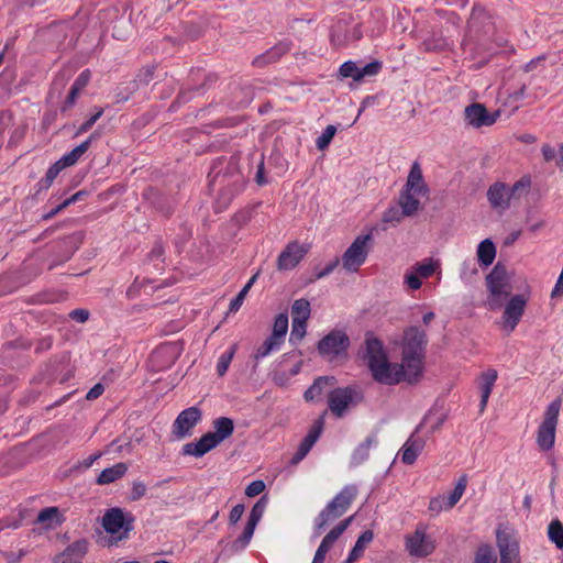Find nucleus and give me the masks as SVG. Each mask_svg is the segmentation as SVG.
<instances>
[{
    "mask_svg": "<svg viewBox=\"0 0 563 563\" xmlns=\"http://www.w3.org/2000/svg\"><path fill=\"white\" fill-rule=\"evenodd\" d=\"M358 356L363 360H367L373 379L379 384L396 385L400 382H407L408 384L418 383L417 379L411 378V374L402 363L391 364L388 361L383 342L374 336L372 332L365 334V341L358 351Z\"/></svg>",
    "mask_w": 563,
    "mask_h": 563,
    "instance_id": "1",
    "label": "nucleus"
},
{
    "mask_svg": "<svg viewBox=\"0 0 563 563\" xmlns=\"http://www.w3.org/2000/svg\"><path fill=\"white\" fill-rule=\"evenodd\" d=\"M239 163V154H233L229 159L218 157L212 162L208 178L209 186L216 184L220 186L216 201L217 211L227 209L232 200L245 188L247 178L241 172Z\"/></svg>",
    "mask_w": 563,
    "mask_h": 563,
    "instance_id": "2",
    "label": "nucleus"
},
{
    "mask_svg": "<svg viewBox=\"0 0 563 563\" xmlns=\"http://www.w3.org/2000/svg\"><path fill=\"white\" fill-rule=\"evenodd\" d=\"M428 345L427 332L418 325L405 329L402 336L401 360L405 367L411 374L412 379L420 380L423 374V361Z\"/></svg>",
    "mask_w": 563,
    "mask_h": 563,
    "instance_id": "3",
    "label": "nucleus"
},
{
    "mask_svg": "<svg viewBox=\"0 0 563 563\" xmlns=\"http://www.w3.org/2000/svg\"><path fill=\"white\" fill-rule=\"evenodd\" d=\"M486 288L489 292L486 305L489 310H499L510 295V276L504 262L498 261L486 275Z\"/></svg>",
    "mask_w": 563,
    "mask_h": 563,
    "instance_id": "4",
    "label": "nucleus"
},
{
    "mask_svg": "<svg viewBox=\"0 0 563 563\" xmlns=\"http://www.w3.org/2000/svg\"><path fill=\"white\" fill-rule=\"evenodd\" d=\"M351 340L343 329L334 328L317 343L319 356L329 363L345 362L349 358Z\"/></svg>",
    "mask_w": 563,
    "mask_h": 563,
    "instance_id": "5",
    "label": "nucleus"
},
{
    "mask_svg": "<svg viewBox=\"0 0 563 563\" xmlns=\"http://www.w3.org/2000/svg\"><path fill=\"white\" fill-rule=\"evenodd\" d=\"M364 400V394L357 385L334 387L328 393V410L336 418H342L350 408H355Z\"/></svg>",
    "mask_w": 563,
    "mask_h": 563,
    "instance_id": "6",
    "label": "nucleus"
},
{
    "mask_svg": "<svg viewBox=\"0 0 563 563\" xmlns=\"http://www.w3.org/2000/svg\"><path fill=\"white\" fill-rule=\"evenodd\" d=\"M134 521L135 517L132 512L124 511L119 507H113L106 510L101 525L106 532L111 536L121 532L118 539L122 540L134 529Z\"/></svg>",
    "mask_w": 563,
    "mask_h": 563,
    "instance_id": "7",
    "label": "nucleus"
},
{
    "mask_svg": "<svg viewBox=\"0 0 563 563\" xmlns=\"http://www.w3.org/2000/svg\"><path fill=\"white\" fill-rule=\"evenodd\" d=\"M373 240L372 232L361 234L354 239L352 244L346 249L342 255V266L349 273H356L360 267L365 263L369 246L368 242Z\"/></svg>",
    "mask_w": 563,
    "mask_h": 563,
    "instance_id": "8",
    "label": "nucleus"
},
{
    "mask_svg": "<svg viewBox=\"0 0 563 563\" xmlns=\"http://www.w3.org/2000/svg\"><path fill=\"white\" fill-rule=\"evenodd\" d=\"M421 208V203L417 198L404 197L399 194L398 203L390 206L382 217L384 223L396 225L405 217H412Z\"/></svg>",
    "mask_w": 563,
    "mask_h": 563,
    "instance_id": "9",
    "label": "nucleus"
},
{
    "mask_svg": "<svg viewBox=\"0 0 563 563\" xmlns=\"http://www.w3.org/2000/svg\"><path fill=\"white\" fill-rule=\"evenodd\" d=\"M309 252V246L299 244L298 241L289 242L277 257L278 271L295 268Z\"/></svg>",
    "mask_w": 563,
    "mask_h": 563,
    "instance_id": "10",
    "label": "nucleus"
},
{
    "mask_svg": "<svg viewBox=\"0 0 563 563\" xmlns=\"http://www.w3.org/2000/svg\"><path fill=\"white\" fill-rule=\"evenodd\" d=\"M201 410L194 406L179 412L173 424V434L177 439H183L191 434V429L201 420Z\"/></svg>",
    "mask_w": 563,
    "mask_h": 563,
    "instance_id": "11",
    "label": "nucleus"
},
{
    "mask_svg": "<svg viewBox=\"0 0 563 563\" xmlns=\"http://www.w3.org/2000/svg\"><path fill=\"white\" fill-rule=\"evenodd\" d=\"M383 67L382 62L373 60L363 67H358L355 62H344L340 68L339 74L342 78H352L354 81H362L366 77L376 76Z\"/></svg>",
    "mask_w": 563,
    "mask_h": 563,
    "instance_id": "12",
    "label": "nucleus"
},
{
    "mask_svg": "<svg viewBox=\"0 0 563 563\" xmlns=\"http://www.w3.org/2000/svg\"><path fill=\"white\" fill-rule=\"evenodd\" d=\"M428 194L429 187L423 179L420 164L418 162H413L400 195L404 197L416 198V196H426Z\"/></svg>",
    "mask_w": 563,
    "mask_h": 563,
    "instance_id": "13",
    "label": "nucleus"
},
{
    "mask_svg": "<svg viewBox=\"0 0 563 563\" xmlns=\"http://www.w3.org/2000/svg\"><path fill=\"white\" fill-rule=\"evenodd\" d=\"M406 549L410 555L426 558L434 551L435 543L426 534L424 530L417 529L412 534L406 537Z\"/></svg>",
    "mask_w": 563,
    "mask_h": 563,
    "instance_id": "14",
    "label": "nucleus"
},
{
    "mask_svg": "<svg viewBox=\"0 0 563 563\" xmlns=\"http://www.w3.org/2000/svg\"><path fill=\"white\" fill-rule=\"evenodd\" d=\"M338 379L333 375H323L314 378L313 383L305 390L303 399L307 402L320 404L323 397L335 387Z\"/></svg>",
    "mask_w": 563,
    "mask_h": 563,
    "instance_id": "15",
    "label": "nucleus"
},
{
    "mask_svg": "<svg viewBox=\"0 0 563 563\" xmlns=\"http://www.w3.org/2000/svg\"><path fill=\"white\" fill-rule=\"evenodd\" d=\"M464 117L468 125L482 128L493 125L499 117V112L489 113L483 103L474 102L465 108Z\"/></svg>",
    "mask_w": 563,
    "mask_h": 563,
    "instance_id": "16",
    "label": "nucleus"
},
{
    "mask_svg": "<svg viewBox=\"0 0 563 563\" xmlns=\"http://www.w3.org/2000/svg\"><path fill=\"white\" fill-rule=\"evenodd\" d=\"M230 98L228 106L231 109H244L254 99V87L246 82H231L229 85Z\"/></svg>",
    "mask_w": 563,
    "mask_h": 563,
    "instance_id": "17",
    "label": "nucleus"
},
{
    "mask_svg": "<svg viewBox=\"0 0 563 563\" xmlns=\"http://www.w3.org/2000/svg\"><path fill=\"white\" fill-rule=\"evenodd\" d=\"M527 299L523 295H515L507 302L504 311L505 325L509 332H512L523 316Z\"/></svg>",
    "mask_w": 563,
    "mask_h": 563,
    "instance_id": "18",
    "label": "nucleus"
},
{
    "mask_svg": "<svg viewBox=\"0 0 563 563\" xmlns=\"http://www.w3.org/2000/svg\"><path fill=\"white\" fill-rule=\"evenodd\" d=\"M487 200L493 209L507 210L510 207L511 194L509 186L501 181H496L487 190Z\"/></svg>",
    "mask_w": 563,
    "mask_h": 563,
    "instance_id": "19",
    "label": "nucleus"
},
{
    "mask_svg": "<svg viewBox=\"0 0 563 563\" xmlns=\"http://www.w3.org/2000/svg\"><path fill=\"white\" fill-rule=\"evenodd\" d=\"M220 444V441L210 431L205 433L198 441L186 443L183 446L184 455H191L195 457H202L206 453L210 452Z\"/></svg>",
    "mask_w": 563,
    "mask_h": 563,
    "instance_id": "20",
    "label": "nucleus"
},
{
    "mask_svg": "<svg viewBox=\"0 0 563 563\" xmlns=\"http://www.w3.org/2000/svg\"><path fill=\"white\" fill-rule=\"evenodd\" d=\"M496 543L500 554V561L519 558V543L508 531L497 529Z\"/></svg>",
    "mask_w": 563,
    "mask_h": 563,
    "instance_id": "21",
    "label": "nucleus"
},
{
    "mask_svg": "<svg viewBox=\"0 0 563 563\" xmlns=\"http://www.w3.org/2000/svg\"><path fill=\"white\" fill-rule=\"evenodd\" d=\"M339 498H333L325 508L314 519V534L320 536L325 526L330 522L340 518L346 510L341 508L336 503Z\"/></svg>",
    "mask_w": 563,
    "mask_h": 563,
    "instance_id": "22",
    "label": "nucleus"
},
{
    "mask_svg": "<svg viewBox=\"0 0 563 563\" xmlns=\"http://www.w3.org/2000/svg\"><path fill=\"white\" fill-rule=\"evenodd\" d=\"M424 445V439L415 438L412 434L402 446L401 462L406 465L413 464L422 452Z\"/></svg>",
    "mask_w": 563,
    "mask_h": 563,
    "instance_id": "23",
    "label": "nucleus"
},
{
    "mask_svg": "<svg viewBox=\"0 0 563 563\" xmlns=\"http://www.w3.org/2000/svg\"><path fill=\"white\" fill-rule=\"evenodd\" d=\"M556 424L544 422L539 426L537 432V444L541 451H549L554 446Z\"/></svg>",
    "mask_w": 563,
    "mask_h": 563,
    "instance_id": "24",
    "label": "nucleus"
},
{
    "mask_svg": "<svg viewBox=\"0 0 563 563\" xmlns=\"http://www.w3.org/2000/svg\"><path fill=\"white\" fill-rule=\"evenodd\" d=\"M84 241V233L80 231L74 232L59 240L57 246L62 254V261H68L71 255L79 249Z\"/></svg>",
    "mask_w": 563,
    "mask_h": 563,
    "instance_id": "25",
    "label": "nucleus"
},
{
    "mask_svg": "<svg viewBox=\"0 0 563 563\" xmlns=\"http://www.w3.org/2000/svg\"><path fill=\"white\" fill-rule=\"evenodd\" d=\"M216 80H217V76L213 75V74H209V75L206 76L203 82L200 86H196V87H192V88H189V89H181L178 92V95L175 98V100L172 102V104L169 107V110L170 111H176V109L178 107H180L181 104L187 103L188 101L191 100L194 92H197V91H200V90L205 89L208 85L216 82Z\"/></svg>",
    "mask_w": 563,
    "mask_h": 563,
    "instance_id": "26",
    "label": "nucleus"
},
{
    "mask_svg": "<svg viewBox=\"0 0 563 563\" xmlns=\"http://www.w3.org/2000/svg\"><path fill=\"white\" fill-rule=\"evenodd\" d=\"M290 49L288 43L280 42L266 51L265 53L258 55L254 60L253 65L263 67L271 63L277 62L283 55H285Z\"/></svg>",
    "mask_w": 563,
    "mask_h": 563,
    "instance_id": "27",
    "label": "nucleus"
},
{
    "mask_svg": "<svg viewBox=\"0 0 563 563\" xmlns=\"http://www.w3.org/2000/svg\"><path fill=\"white\" fill-rule=\"evenodd\" d=\"M290 49L288 43L280 42L266 51L265 53L258 55L254 60L253 65L263 67L271 63L277 62L283 55H285Z\"/></svg>",
    "mask_w": 563,
    "mask_h": 563,
    "instance_id": "28",
    "label": "nucleus"
},
{
    "mask_svg": "<svg viewBox=\"0 0 563 563\" xmlns=\"http://www.w3.org/2000/svg\"><path fill=\"white\" fill-rule=\"evenodd\" d=\"M496 246L490 239H485L477 246V261L482 268H487L494 263Z\"/></svg>",
    "mask_w": 563,
    "mask_h": 563,
    "instance_id": "29",
    "label": "nucleus"
},
{
    "mask_svg": "<svg viewBox=\"0 0 563 563\" xmlns=\"http://www.w3.org/2000/svg\"><path fill=\"white\" fill-rule=\"evenodd\" d=\"M482 384H481V402H479V410L481 412L484 411L486 408L488 398L492 394L493 386L497 379V371L496 369H488L484 372L481 376Z\"/></svg>",
    "mask_w": 563,
    "mask_h": 563,
    "instance_id": "30",
    "label": "nucleus"
},
{
    "mask_svg": "<svg viewBox=\"0 0 563 563\" xmlns=\"http://www.w3.org/2000/svg\"><path fill=\"white\" fill-rule=\"evenodd\" d=\"M214 437L221 442L229 439L234 432V421L228 417H219L212 422Z\"/></svg>",
    "mask_w": 563,
    "mask_h": 563,
    "instance_id": "31",
    "label": "nucleus"
},
{
    "mask_svg": "<svg viewBox=\"0 0 563 563\" xmlns=\"http://www.w3.org/2000/svg\"><path fill=\"white\" fill-rule=\"evenodd\" d=\"M128 471V466L125 463H117L111 467H107L97 477V484L106 485L113 483L114 481L121 478Z\"/></svg>",
    "mask_w": 563,
    "mask_h": 563,
    "instance_id": "32",
    "label": "nucleus"
},
{
    "mask_svg": "<svg viewBox=\"0 0 563 563\" xmlns=\"http://www.w3.org/2000/svg\"><path fill=\"white\" fill-rule=\"evenodd\" d=\"M374 533L372 530H365L362 532V534L357 538L354 547L350 551L347 558L342 563H353L357 559H360L363 555L364 549L366 544L373 541Z\"/></svg>",
    "mask_w": 563,
    "mask_h": 563,
    "instance_id": "33",
    "label": "nucleus"
},
{
    "mask_svg": "<svg viewBox=\"0 0 563 563\" xmlns=\"http://www.w3.org/2000/svg\"><path fill=\"white\" fill-rule=\"evenodd\" d=\"M147 197L164 217H169L174 212L173 201L161 191L150 190Z\"/></svg>",
    "mask_w": 563,
    "mask_h": 563,
    "instance_id": "34",
    "label": "nucleus"
},
{
    "mask_svg": "<svg viewBox=\"0 0 563 563\" xmlns=\"http://www.w3.org/2000/svg\"><path fill=\"white\" fill-rule=\"evenodd\" d=\"M256 526L257 525L252 523L250 521L246 522L242 534L231 543V545H230L231 553H238L246 548V545L250 543V541L254 534Z\"/></svg>",
    "mask_w": 563,
    "mask_h": 563,
    "instance_id": "35",
    "label": "nucleus"
},
{
    "mask_svg": "<svg viewBox=\"0 0 563 563\" xmlns=\"http://www.w3.org/2000/svg\"><path fill=\"white\" fill-rule=\"evenodd\" d=\"M377 442L376 435H368L353 452L352 460L356 464H361L369 456V449Z\"/></svg>",
    "mask_w": 563,
    "mask_h": 563,
    "instance_id": "36",
    "label": "nucleus"
},
{
    "mask_svg": "<svg viewBox=\"0 0 563 563\" xmlns=\"http://www.w3.org/2000/svg\"><path fill=\"white\" fill-rule=\"evenodd\" d=\"M310 311V302L305 298L295 300L291 306L292 319H299V321L303 323H307Z\"/></svg>",
    "mask_w": 563,
    "mask_h": 563,
    "instance_id": "37",
    "label": "nucleus"
},
{
    "mask_svg": "<svg viewBox=\"0 0 563 563\" xmlns=\"http://www.w3.org/2000/svg\"><path fill=\"white\" fill-rule=\"evenodd\" d=\"M156 65H147L139 70L133 80V90H136L139 86H146L155 78Z\"/></svg>",
    "mask_w": 563,
    "mask_h": 563,
    "instance_id": "38",
    "label": "nucleus"
},
{
    "mask_svg": "<svg viewBox=\"0 0 563 563\" xmlns=\"http://www.w3.org/2000/svg\"><path fill=\"white\" fill-rule=\"evenodd\" d=\"M87 552L88 541L86 539H79L69 544L64 552L60 553V556H73L81 560Z\"/></svg>",
    "mask_w": 563,
    "mask_h": 563,
    "instance_id": "39",
    "label": "nucleus"
},
{
    "mask_svg": "<svg viewBox=\"0 0 563 563\" xmlns=\"http://www.w3.org/2000/svg\"><path fill=\"white\" fill-rule=\"evenodd\" d=\"M356 496L357 486L352 484L344 486L343 489L334 498H339L336 504L344 510H347Z\"/></svg>",
    "mask_w": 563,
    "mask_h": 563,
    "instance_id": "40",
    "label": "nucleus"
},
{
    "mask_svg": "<svg viewBox=\"0 0 563 563\" xmlns=\"http://www.w3.org/2000/svg\"><path fill=\"white\" fill-rule=\"evenodd\" d=\"M288 331V314L287 312H280L276 316L273 324L272 334L274 339H278L284 342V339Z\"/></svg>",
    "mask_w": 563,
    "mask_h": 563,
    "instance_id": "41",
    "label": "nucleus"
},
{
    "mask_svg": "<svg viewBox=\"0 0 563 563\" xmlns=\"http://www.w3.org/2000/svg\"><path fill=\"white\" fill-rule=\"evenodd\" d=\"M439 267H440L439 261H433L432 258H426L422 262H419L413 266L415 272L421 278H429L437 272V269Z\"/></svg>",
    "mask_w": 563,
    "mask_h": 563,
    "instance_id": "42",
    "label": "nucleus"
},
{
    "mask_svg": "<svg viewBox=\"0 0 563 563\" xmlns=\"http://www.w3.org/2000/svg\"><path fill=\"white\" fill-rule=\"evenodd\" d=\"M467 485V476L462 475L453 489V492L450 494V496L446 498L445 506L446 508L454 507L457 501L461 499L462 495L464 494Z\"/></svg>",
    "mask_w": 563,
    "mask_h": 563,
    "instance_id": "43",
    "label": "nucleus"
},
{
    "mask_svg": "<svg viewBox=\"0 0 563 563\" xmlns=\"http://www.w3.org/2000/svg\"><path fill=\"white\" fill-rule=\"evenodd\" d=\"M548 536L558 549H563V525L560 520L554 519L550 522Z\"/></svg>",
    "mask_w": 563,
    "mask_h": 563,
    "instance_id": "44",
    "label": "nucleus"
},
{
    "mask_svg": "<svg viewBox=\"0 0 563 563\" xmlns=\"http://www.w3.org/2000/svg\"><path fill=\"white\" fill-rule=\"evenodd\" d=\"M283 342L278 339H274L273 335H269L263 344L256 350L254 357L255 360L266 357L271 352L278 350Z\"/></svg>",
    "mask_w": 563,
    "mask_h": 563,
    "instance_id": "45",
    "label": "nucleus"
},
{
    "mask_svg": "<svg viewBox=\"0 0 563 563\" xmlns=\"http://www.w3.org/2000/svg\"><path fill=\"white\" fill-rule=\"evenodd\" d=\"M474 563H497V556L495 555L492 545H479L475 554Z\"/></svg>",
    "mask_w": 563,
    "mask_h": 563,
    "instance_id": "46",
    "label": "nucleus"
},
{
    "mask_svg": "<svg viewBox=\"0 0 563 563\" xmlns=\"http://www.w3.org/2000/svg\"><path fill=\"white\" fill-rule=\"evenodd\" d=\"M236 344H233L227 352H224L220 357H219V361H218V364H217V373L220 377H222L229 366H230V363L236 352Z\"/></svg>",
    "mask_w": 563,
    "mask_h": 563,
    "instance_id": "47",
    "label": "nucleus"
},
{
    "mask_svg": "<svg viewBox=\"0 0 563 563\" xmlns=\"http://www.w3.org/2000/svg\"><path fill=\"white\" fill-rule=\"evenodd\" d=\"M327 410H324L320 417L318 419L314 420V422L312 423V426L310 427L308 433L306 434V437L308 439H310L313 443H316L318 441V439L320 438V435L322 434L323 432V429H324V423H325V416H327Z\"/></svg>",
    "mask_w": 563,
    "mask_h": 563,
    "instance_id": "48",
    "label": "nucleus"
},
{
    "mask_svg": "<svg viewBox=\"0 0 563 563\" xmlns=\"http://www.w3.org/2000/svg\"><path fill=\"white\" fill-rule=\"evenodd\" d=\"M307 323L300 322L299 319H292L291 332L289 336V342L292 345L299 344V342L306 335Z\"/></svg>",
    "mask_w": 563,
    "mask_h": 563,
    "instance_id": "49",
    "label": "nucleus"
},
{
    "mask_svg": "<svg viewBox=\"0 0 563 563\" xmlns=\"http://www.w3.org/2000/svg\"><path fill=\"white\" fill-rule=\"evenodd\" d=\"M335 133H336V126L335 125H331V124L328 125L324 129V131L322 132V134L320 136H318V139L316 140L317 148L320 150V151L325 150L330 145L332 139L335 135Z\"/></svg>",
    "mask_w": 563,
    "mask_h": 563,
    "instance_id": "50",
    "label": "nucleus"
},
{
    "mask_svg": "<svg viewBox=\"0 0 563 563\" xmlns=\"http://www.w3.org/2000/svg\"><path fill=\"white\" fill-rule=\"evenodd\" d=\"M266 504L267 497L262 496L252 507L247 521L257 525L263 517Z\"/></svg>",
    "mask_w": 563,
    "mask_h": 563,
    "instance_id": "51",
    "label": "nucleus"
},
{
    "mask_svg": "<svg viewBox=\"0 0 563 563\" xmlns=\"http://www.w3.org/2000/svg\"><path fill=\"white\" fill-rule=\"evenodd\" d=\"M59 173L54 172V168L52 166L47 169L45 176L41 178L37 184L35 185V195L41 194L42 191L47 190L52 184L54 183L55 178L58 176Z\"/></svg>",
    "mask_w": 563,
    "mask_h": 563,
    "instance_id": "52",
    "label": "nucleus"
},
{
    "mask_svg": "<svg viewBox=\"0 0 563 563\" xmlns=\"http://www.w3.org/2000/svg\"><path fill=\"white\" fill-rule=\"evenodd\" d=\"M58 515H59V510L57 507H46L38 512V515L35 519V522L36 523H46V526L48 528H51L52 525L49 522L53 519L57 518Z\"/></svg>",
    "mask_w": 563,
    "mask_h": 563,
    "instance_id": "53",
    "label": "nucleus"
},
{
    "mask_svg": "<svg viewBox=\"0 0 563 563\" xmlns=\"http://www.w3.org/2000/svg\"><path fill=\"white\" fill-rule=\"evenodd\" d=\"M531 186L530 176H522L519 180H517L511 187H509V194H511V198H517L523 191H528Z\"/></svg>",
    "mask_w": 563,
    "mask_h": 563,
    "instance_id": "54",
    "label": "nucleus"
},
{
    "mask_svg": "<svg viewBox=\"0 0 563 563\" xmlns=\"http://www.w3.org/2000/svg\"><path fill=\"white\" fill-rule=\"evenodd\" d=\"M560 408H561V398H556L548 406L543 421L558 424V417H559Z\"/></svg>",
    "mask_w": 563,
    "mask_h": 563,
    "instance_id": "55",
    "label": "nucleus"
},
{
    "mask_svg": "<svg viewBox=\"0 0 563 563\" xmlns=\"http://www.w3.org/2000/svg\"><path fill=\"white\" fill-rule=\"evenodd\" d=\"M103 111V108L95 107V113L90 115V118L87 119L84 123L80 124V126L77 129L76 135H80L88 132L93 126V124L101 118Z\"/></svg>",
    "mask_w": 563,
    "mask_h": 563,
    "instance_id": "56",
    "label": "nucleus"
},
{
    "mask_svg": "<svg viewBox=\"0 0 563 563\" xmlns=\"http://www.w3.org/2000/svg\"><path fill=\"white\" fill-rule=\"evenodd\" d=\"M26 514H27V510L24 509V510H20L18 518H14V519H11V518L0 519V531L3 530L4 528L18 529L19 527H21L22 521L26 517Z\"/></svg>",
    "mask_w": 563,
    "mask_h": 563,
    "instance_id": "57",
    "label": "nucleus"
},
{
    "mask_svg": "<svg viewBox=\"0 0 563 563\" xmlns=\"http://www.w3.org/2000/svg\"><path fill=\"white\" fill-rule=\"evenodd\" d=\"M340 258L334 257L330 263H328L322 269H319L318 267L314 268V277L310 279V282H313L314 279L323 278L328 275H330L339 265Z\"/></svg>",
    "mask_w": 563,
    "mask_h": 563,
    "instance_id": "58",
    "label": "nucleus"
},
{
    "mask_svg": "<svg viewBox=\"0 0 563 563\" xmlns=\"http://www.w3.org/2000/svg\"><path fill=\"white\" fill-rule=\"evenodd\" d=\"M266 488L265 483L262 479H256L250 483L245 488V495L247 497H255L262 494Z\"/></svg>",
    "mask_w": 563,
    "mask_h": 563,
    "instance_id": "59",
    "label": "nucleus"
},
{
    "mask_svg": "<svg viewBox=\"0 0 563 563\" xmlns=\"http://www.w3.org/2000/svg\"><path fill=\"white\" fill-rule=\"evenodd\" d=\"M422 46L427 52H439L442 51L445 46V42L442 38H427L422 42Z\"/></svg>",
    "mask_w": 563,
    "mask_h": 563,
    "instance_id": "60",
    "label": "nucleus"
},
{
    "mask_svg": "<svg viewBox=\"0 0 563 563\" xmlns=\"http://www.w3.org/2000/svg\"><path fill=\"white\" fill-rule=\"evenodd\" d=\"M341 537V534L332 528L322 539L319 547L323 548L327 551H330L334 542Z\"/></svg>",
    "mask_w": 563,
    "mask_h": 563,
    "instance_id": "61",
    "label": "nucleus"
},
{
    "mask_svg": "<svg viewBox=\"0 0 563 563\" xmlns=\"http://www.w3.org/2000/svg\"><path fill=\"white\" fill-rule=\"evenodd\" d=\"M146 493V486L144 483L135 481L132 485L130 499L133 501L140 500Z\"/></svg>",
    "mask_w": 563,
    "mask_h": 563,
    "instance_id": "62",
    "label": "nucleus"
},
{
    "mask_svg": "<svg viewBox=\"0 0 563 563\" xmlns=\"http://www.w3.org/2000/svg\"><path fill=\"white\" fill-rule=\"evenodd\" d=\"M13 124V113L10 110L0 112V134Z\"/></svg>",
    "mask_w": 563,
    "mask_h": 563,
    "instance_id": "63",
    "label": "nucleus"
},
{
    "mask_svg": "<svg viewBox=\"0 0 563 563\" xmlns=\"http://www.w3.org/2000/svg\"><path fill=\"white\" fill-rule=\"evenodd\" d=\"M420 278L421 277L416 272L407 273L405 275V283L408 285L410 289L418 290L422 285Z\"/></svg>",
    "mask_w": 563,
    "mask_h": 563,
    "instance_id": "64",
    "label": "nucleus"
}]
</instances>
